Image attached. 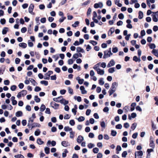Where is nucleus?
Returning <instances> with one entry per match:
<instances>
[{"label":"nucleus","mask_w":158,"mask_h":158,"mask_svg":"<svg viewBox=\"0 0 158 158\" xmlns=\"http://www.w3.org/2000/svg\"><path fill=\"white\" fill-rule=\"evenodd\" d=\"M98 81L100 85H104V82L103 81V79L102 78H101Z\"/></svg>","instance_id":"nucleus-30"},{"label":"nucleus","mask_w":158,"mask_h":158,"mask_svg":"<svg viewBox=\"0 0 158 158\" xmlns=\"http://www.w3.org/2000/svg\"><path fill=\"white\" fill-rule=\"evenodd\" d=\"M152 53L155 56L158 57V50L153 49L152 51Z\"/></svg>","instance_id":"nucleus-13"},{"label":"nucleus","mask_w":158,"mask_h":158,"mask_svg":"<svg viewBox=\"0 0 158 158\" xmlns=\"http://www.w3.org/2000/svg\"><path fill=\"white\" fill-rule=\"evenodd\" d=\"M66 18L65 17L62 16V18L60 19H59V22L60 23H61L63 22L64 21V20Z\"/></svg>","instance_id":"nucleus-55"},{"label":"nucleus","mask_w":158,"mask_h":158,"mask_svg":"<svg viewBox=\"0 0 158 158\" xmlns=\"http://www.w3.org/2000/svg\"><path fill=\"white\" fill-rule=\"evenodd\" d=\"M112 51L113 53H116L118 51V49L116 47L113 48Z\"/></svg>","instance_id":"nucleus-61"},{"label":"nucleus","mask_w":158,"mask_h":158,"mask_svg":"<svg viewBox=\"0 0 158 158\" xmlns=\"http://www.w3.org/2000/svg\"><path fill=\"white\" fill-rule=\"evenodd\" d=\"M115 90H114L110 89L108 92L109 94V95L111 96L114 92H115Z\"/></svg>","instance_id":"nucleus-39"},{"label":"nucleus","mask_w":158,"mask_h":158,"mask_svg":"<svg viewBox=\"0 0 158 158\" xmlns=\"http://www.w3.org/2000/svg\"><path fill=\"white\" fill-rule=\"evenodd\" d=\"M40 126V125L39 124L35 123H33L32 124V125L31 127V129H32L33 128L35 127H39Z\"/></svg>","instance_id":"nucleus-20"},{"label":"nucleus","mask_w":158,"mask_h":158,"mask_svg":"<svg viewBox=\"0 0 158 158\" xmlns=\"http://www.w3.org/2000/svg\"><path fill=\"white\" fill-rule=\"evenodd\" d=\"M114 29L113 27L111 28L109 31L108 35H111L114 32Z\"/></svg>","instance_id":"nucleus-21"},{"label":"nucleus","mask_w":158,"mask_h":158,"mask_svg":"<svg viewBox=\"0 0 158 158\" xmlns=\"http://www.w3.org/2000/svg\"><path fill=\"white\" fill-rule=\"evenodd\" d=\"M103 6V3L101 2H99L98 3H95L94 5V7L95 8H98L99 7L102 8Z\"/></svg>","instance_id":"nucleus-5"},{"label":"nucleus","mask_w":158,"mask_h":158,"mask_svg":"<svg viewBox=\"0 0 158 158\" xmlns=\"http://www.w3.org/2000/svg\"><path fill=\"white\" fill-rule=\"evenodd\" d=\"M46 108V107L45 105L44 104H42L41 105V106L40 108V110L41 111H44Z\"/></svg>","instance_id":"nucleus-41"},{"label":"nucleus","mask_w":158,"mask_h":158,"mask_svg":"<svg viewBox=\"0 0 158 158\" xmlns=\"http://www.w3.org/2000/svg\"><path fill=\"white\" fill-rule=\"evenodd\" d=\"M69 64L70 65L72 64L73 63V61L72 59H69L68 61Z\"/></svg>","instance_id":"nucleus-56"},{"label":"nucleus","mask_w":158,"mask_h":158,"mask_svg":"<svg viewBox=\"0 0 158 158\" xmlns=\"http://www.w3.org/2000/svg\"><path fill=\"white\" fill-rule=\"evenodd\" d=\"M44 151L46 154H48L50 152V148L48 147H46L44 148Z\"/></svg>","instance_id":"nucleus-32"},{"label":"nucleus","mask_w":158,"mask_h":158,"mask_svg":"<svg viewBox=\"0 0 158 158\" xmlns=\"http://www.w3.org/2000/svg\"><path fill=\"white\" fill-rule=\"evenodd\" d=\"M53 72L51 71H49L48 72L45 74V76L44 78L45 80H49L50 79L49 77L52 74Z\"/></svg>","instance_id":"nucleus-2"},{"label":"nucleus","mask_w":158,"mask_h":158,"mask_svg":"<svg viewBox=\"0 0 158 158\" xmlns=\"http://www.w3.org/2000/svg\"><path fill=\"white\" fill-rule=\"evenodd\" d=\"M143 17V13L141 11H139V18L140 19H142Z\"/></svg>","instance_id":"nucleus-27"},{"label":"nucleus","mask_w":158,"mask_h":158,"mask_svg":"<svg viewBox=\"0 0 158 158\" xmlns=\"http://www.w3.org/2000/svg\"><path fill=\"white\" fill-rule=\"evenodd\" d=\"M77 52H81V53H84L85 52L84 50L82 48L80 47H78L76 48Z\"/></svg>","instance_id":"nucleus-14"},{"label":"nucleus","mask_w":158,"mask_h":158,"mask_svg":"<svg viewBox=\"0 0 158 158\" xmlns=\"http://www.w3.org/2000/svg\"><path fill=\"white\" fill-rule=\"evenodd\" d=\"M133 60L134 61H135V62H139L141 61L140 58L139 57L138 58L136 56H134L133 57Z\"/></svg>","instance_id":"nucleus-16"},{"label":"nucleus","mask_w":158,"mask_h":158,"mask_svg":"<svg viewBox=\"0 0 158 158\" xmlns=\"http://www.w3.org/2000/svg\"><path fill=\"white\" fill-rule=\"evenodd\" d=\"M97 73L100 75H103L104 74V71L103 70L99 69L97 71Z\"/></svg>","instance_id":"nucleus-12"},{"label":"nucleus","mask_w":158,"mask_h":158,"mask_svg":"<svg viewBox=\"0 0 158 158\" xmlns=\"http://www.w3.org/2000/svg\"><path fill=\"white\" fill-rule=\"evenodd\" d=\"M89 43L91 44L94 46H95L97 44V42L94 40H90Z\"/></svg>","instance_id":"nucleus-53"},{"label":"nucleus","mask_w":158,"mask_h":158,"mask_svg":"<svg viewBox=\"0 0 158 158\" xmlns=\"http://www.w3.org/2000/svg\"><path fill=\"white\" fill-rule=\"evenodd\" d=\"M118 17L119 19H122L124 18V16L122 13H120L118 15Z\"/></svg>","instance_id":"nucleus-50"},{"label":"nucleus","mask_w":158,"mask_h":158,"mask_svg":"<svg viewBox=\"0 0 158 158\" xmlns=\"http://www.w3.org/2000/svg\"><path fill=\"white\" fill-rule=\"evenodd\" d=\"M5 69V67L0 68V74L1 73L2 74H3Z\"/></svg>","instance_id":"nucleus-58"},{"label":"nucleus","mask_w":158,"mask_h":158,"mask_svg":"<svg viewBox=\"0 0 158 158\" xmlns=\"http://www.w3.org/2000/svg\"><path fill=\"white\" fill-rule=\"evenodd\" d=\"M14 157L16 158H24V156L21 154H18L15 155Z\"/></svg>","instance_id":"nucleus-34"},{"label":"nucleus","mask_w":158,"mask_h":158,"mask_svg":"<svg viewBox=\"0 0 158 158\" xmlns=\"http://www.w3.org/2000/svg\"><path fill=\"white\" fill-rule=\"evenodd\" d=\"M115 68L114 67H112L109 69L108 71L109 73H113L115 71Z\"/></svg>","instance_id":"nucleus-25"},{"label":"nucleus","mask_w":158,"mask_h":158,"mask_svg":"<svg viewBox=\"0 0 158 158\" xmlns=\"http://www.w3.org/2000/svg\"><path fill=\"white\" fill-rule=\"evenodd\" d=\"M37 143L39 145H41L44 142L41 139H38L37 140Z\"/></svg>","instance_id":"nucleus-36"},{"label":"nucleus","mask_w":158,"mask_h":158,"mask_svg":"<svg viewBox=\"0 0 158 158\" xmlns=\"http://www.w3.org/2000/svg\"><path fill=\"white\" fill-rule=\"evenodd\" d=\"M95 145L92 143H89L88 145V147L89 148H91L94 147Z\"/></svg>","instance_id":"nucleus-52"},{"label":"nucleus","mask_w":158,"mask_h":158,"mask_svg":"<svg viewBox=\"0 0 158 158\" xmlns=\"http://www.w3.org/2000/svg\"><path fill=\"white\" fill-rule=\"evenodd\" d=\"M153 14L152 15L153 21L156 22L158 21V11L156 12H152Z\"/></svg>","instance_id":"nucleus-1"},{"label":"nucleus","mask_w":158,"mask_h":158,"mask_svg":"<svg viewBox=\"0 0 158 158\" xmlns=\"http://www.w3.org/2000/svg\"><path fill=\"white\" fill-rule=\"evenodd\" d=\"M100 125L101 127L103 128H105L106 127V124L104 121H102L100 123Z\"/></svg>","instance_id":"nucleus-45"},{"label":"nucleus","mask_w":158,"mask_h":158,"mask_svg":"<svg viewBox=\"0 0 158 158\" xmlns=\"http://www.w3.org/2000/svg\"><path fill=\"white\" fill-rule=\"evenodd\" d=\"M27 28L25 27H23L21 29V31L23 33H24L27 31Z\"/></svg>","instance_id":"nucleus-62"},{"label":"nucleus","mask_w":158,"mask_h":158,"mask_svg":"<svg viewBox=\"0 0 158 158\" xmlns=\"http://www.w3.org/2000/svg\"><path fill=\"white\" fill-rule=\"evenodd\" d=\"M104 56H103V58L104 59H106L108 57H110L113 54H110V53L107 51V50L105 51L104 52Z\"/></svg>","instance_id":"nucleus-3"},{"label":"nucleus","mask_w":158,"mask_h":158,"mask_svg":"<svg viewBox=\"0 0 158 158\" xmlns=\"http://www.w3.org/2000/svg\"><path fill=\"white\" fill-rule=\"evenodd\" d=\"M80 89L81 91L82 94H85L87 93V91L85 90L84 87L83 86H80Z\"/></svg>","instance_id":"nucleus-11"},{"label":"nucleus","mask_w":158,"mask_h":158,"mask_svg":"<svg viewBox=\"0 0 158 158\" xmlns=\"http://www.w3.org/2000/svg\"><path fill=\"white\" fill-rule=\"evenodd\" d=\"M93 152L95 153H98L99 151V149L97 148H95L93 150Z\"/></svg>","instance_id":"nucleus-44"},{"label":"nucleus","mask_w":158,"mask_h":158,"mask_svg":"<svg viewBox=\"0 0 158 158\" xmlns=\"http://www.w3.org/2000/svg\"><path fill=\"white\" fill-rule=\"evenodd\" d=\"M64 130L65 131H69L70 132L72 131V128L69 127V126H66L64 127Z\"/></svg>","instance_id":"nucleus-18"},{"label":"nucleus","mask_w":158,"mask_h":158,"mask_svg":"<svg viewBox=\"0 0 158 158\" xmlns=\"http://www.w3.org/2000/svg\"><path fill=\"white\" fill-rule=\"evenodd\" d=\"M40 130L38 129L35 132V135L36 136H38L40 135Z\"/></svg>","instance_id":"nucleus-51"},{"label":"nucleus","mask_w":158,"mask_h":158,"mask_svg":"<svg viewBox=\"0 0 158 158\" xmlns=\"http://www.w3.org/2000/svg\"><path fill=\"white\" fill-rule=\"evenodd\" d=\"M69 124L71 126H74L75 125V121L73 120H71L69 122Z\"/></svg>","instance_id":"nucleus-57"},{"label":"nucleus","mask_w":158,"mask_h":158,"mask_svg":"<svg viewBox=\"0 0 158 158\" xmlns=\"http://www.w3.org/2000/svg\"><path fill=\"white\" fill-rule=\"evenodd\" d=\"M137 126V124L136 123H133L132 124V125L131 127V129H132L133 130H134L136 128Z\"/></svg>","instance_id":"nucleus-43"},{"label":"nucleus","mask_w":158,"mask_h":158,"mask_svg":"<svg viewBox=\"0 0 158 158\" xmlns=\"http://www.w3.org/2000/svg\"><path fill=\"white\" fill-rule=\"evenodd\" d=\"M46 18L45 17L41 19L40 22L42 23H44L46 22Z\"/></svg>","instance_id":"nucleus-59"},{"label":"nucleus","mask_w":158,"mask_h":158,"mask_svg":"<svg viewBox=\"0 0 158 158\" xmlns=\"http://www.w3.org/2000/svg\"><path fill=\"white\" fill-rule=\"evenodd\" d=\"M154 99L156 101L155 104L158 106V97L157 96L155 97L154 98Z\"/></svg>","instance_id":"nucleus-63"},{"label":"nucleus","mask_w":158,"mask_h":158,"mask_svg":"<svg viewBox=\"0 0 158 158\" xmlns=\"http://www.w3.org/2000/svg\"><path fill=\"white\" fill-rule=\"evenodd\" d=\"M118 85V84L117 83L114 82L112 83L111 87L110 89L116 90V88L115 86H117Z\"/></svg>","instance_id":"nucleus-10"},{"label":"nucleus","mask_w":158,"mask_h":158,"mask_svg":"<svg viewBox=\"0 0 158 158\" xmlns=\"http://www.w3.org/2000/svg\"><path fill=\"white\" fill-rule=\"evenodd\" d=\"M149 145L150 147L152 148H154L155 144L153 140H151V141H150Z\"/></svg>","instance_id":"nucleus-33"},{"label":"nucleus","mask_w":158,"mask_h":158,"mask_svg":"<svg viewBox=\"0 0 158 158\" xmlns=\"http://www.w3.org/2000/svg\"><path fill=\"white\" fill-rule=\"evenodd\" d=\"M17 86L15 85H13L10 87V89L12 91H14L15 90Z\"/></svg>","instance_id":"nucleus-46"},{"label":"nucleus","mask_w":158,"mask_h":158,"mask_svg":"<svg viewBox=\"0 0 158 158\" xmlns=\"http://www.w3.org/2000/svg\"><path fill=\"white\" fill-rule=\"evenodd\" d=\"M120 0H114V3L115 4L117 5L119 7H121L122 5V4L119 3Z\"/></svg>","instance_id":"nucleus-17"},{"label":"nucleus","mask_w":158,"mask_h":158,"mask_svg":"<svg viewBox=\"0 0 158 158\" xmlns=\"http://www.w3.org/2000/svg\"><path fill=\"white\" fill-rule=\"evenodd\" d=\"M85 119V118L83 116H80L77 118V120L79 122H81L84 121Z\"/></svg>","instance_id":"nucleus-35"},{"label":"nucleus","mask_w":158,"mask_h":158,"mask_svg":"<svg viewBox=\"0 0 158 158\" xmlns=\"http://www.w3.org/2000/svg\"><path fill=\"white\" fill-rule=\"evenodd\" d=\"M69 144L68 142L66 141H63L61 142V145L64 147H66Z\"/></svg>","instance_id":"nucleus-22"},{"label":"nucleus","mask_w":158,"mask_h":158,"mask_svg":"<svg viewBox=\"0 0 158 158\" xmlns=\"http://www.w3.org/2000/svg\"><path fill=\"white\" fill-rule=\"evenodd\" d=\"M21 92L23 96H25L27 93V91L26 90H23Z\"/></svg>","instance_id":"nucleus-42"},{"label":"nucleus","mask_w":158,"mask_h":158,"mask_svg":"<svg viewBox=\"0 0 158 158\" xmlns=\"http://www.w3.org/2000/svg\"><path fill=\"white\" fill-rule=\"evenodd\" d=\"M117 132L114 130H112L111 131V135L113 136H115L117 134Z\"/></svg>","instance_id":"nucleus-38"},{"label":"nucleus","mask_w":158,"mask_h":158,"mask_svg":"<svg viewBox=\"0 0 158 158\" xmlns=\"http://www.w3.org/2000/svg\"><path fill=\"white\" fill-rule=\"evenodd\" d=\"M34 100L36 102H40V99L37 95H35L34 97Z\"/></svg>","instance_id":"nucleus-28"},{"label":"nucleus","mask_w":158,"mask_h":158,"mask_svg":"<svg viewBox=\"0 0 158 158\" xmlns=\"http://www.w3.org/2000/svg\"><path fill=\"white\" fill-rule=\"evenodd\" d=\"M106 5L108 6H110L112 5V2L110 0H108L106 2Z\"/></svg>","instance_id":"nucleus-54"},{"label":"nucleus","mask_w":158,"mask_h":158,"mask_svg":"<svg viewBox=\"0 0 158 158\" xmlns=\"http://www.w3.org/2000/svg\"><path fill=\"white\" fill-rule=\"evenodd\" d=\"M115 64L114 61V60L112 59L109 62L107 66L108 68H110L112 66H114L115 65Z\"/></svg>","instance_id":"nucleus-6"},{"label":"nucleus","mask_w":158,"mask_h":158,"mask_svg":"<svg viewBox=\"0 0 158 158\" xmlns=\"http://www.w3.org/2000/svg\"><path fill=\"white\" fill-rule=\"evenodd\" d=\"M91 12V9L89 7L88 8V10L87 13V14L88 16L89 15Z\"/></svg>","instance_id":"nucleus-60"},{"label":"nucleus","mask_w":158,"mask_h":158,"mask_svg":"<svg viewBox=\"0 0 158 158\" xmlns=\"http://www.w3.org/2000/svg\"><path fill=\"white\" fill-rule=\"evenodd\" d=\"M115 127L116 129H121L122 127V126L121 124H118Z\"/></svg>","instance_id":"nucleus-48"},{"label":"nucleus","mask_w":158,"mask_h":158,"mask_svg":"<svg viewBox=\"0 0 158 158\" xmlns=\"http://www.w3.org/2000/svg\"><path fill=\"white\" fill-rule=\"evenodd\" d=\"M102 154L101 153H98L97 155V158H102Z\"/></svg>","instance_id":"nucleus-64"},{"label":"nucleus","mask_w":158,"mask_h":158,"mask_svg":"<svg viewBox=\"0 0 158 158\" xmlns=\"http://www.w3.org/2000/svg\"><path fill=\"white\" fill-rule=\"evenodd\" d=\"M75 134L74 132H73V131H71L70 132V137L71 138L73 139L74 138V135Z\"/></svg>","instance_id":"nucleus-40"},{"label":"nucleus","mask_w":158,"mask_h":158,"mask_svg":"<svg viewBox=\"0 0 158 158\" xmlns=\"http://www.w3.org/2000/svg\"><path fill=\"white\" fill-rule=\"evenodd\" d=\"M29 80L34 85H37V83L32 78H29Z\"/></svg>","instance_id":"nucleus-26"},{"label":"nucleus","mask_w":158,"mask_h":158,"mask_svg":"<svg viewBox=\"0 0 158 158\" xmlns=\"http://www.w3.org/2000/svg\"><path fill=\"white\" fill-rule=\"evenodd\" d=\"M60 102L61 104L65 105L68 104L69 102L68 101L62 98L60 100Z\"/></svg>","instance_id":"nucleus-8"},{"label":"nucleus","mask_w":158,"mask_h":158,"mask_svg":"<svg viewBox=\"0 0 158 158\" xmlns=\"http://www.w3.org/2000/svg\"><path fill=\"white\" fill-rule=\"evenodd\" d=\"M19 46L21 48H26L27 46V44H26L24 43H19Z\"/></svg>","instance_id":"nucleus-15"},{"label":"nucleus","mask_w":158,"mask_h":158,"mask_svg":"<svg viewBox=\"0 0 158 158\" xmlns=\"http://www.w3.org/2000/svg\"><path fill=\"white\" fill-rule=\"evenodd\" d=\"M137 156H142L143 155V152L142 151H138L136 152Z\"/></svg>","instance_id":"nucleus-29"},{"label":"nucleus","mask_w":158,"mask_h":158,"mask_svg":"<svg viewBox=\"0 0 158 158\" xmlns=\"http://www.w3.org/2000/svg\"><path fill=\"white\" fill-rule=\"evenodd\" d=\"M79 22L78 21H77L75 22L74 24L72 25V26L74 27H76L79 24Z\"/></svg>","instance_id":"nucleus-37"},{"label":"nucleus","mask_w":158,"mask_h":158,"mask_svg":"<svg viewBox=\"0 0 158 158\" xmlns=\"http://www.w3.org/2000/svg\"><path fill=\"white\" fill-rule=\"evenodd\" d=\"M34 8V5L33 4L30 5L28 8V11L29 13L31 14Z\"/></svg>","instance_id":"nucleus-9"},{"label":"nucleus","mask_w":158,"mask_h":158,"mask_svg":"<svg viewBox=\"0 0 158 158\" xmlns=\"http://www.w3.org/2000/svg\"><path fill=\"white\" fill-rule=\"evenodd\" d=\"M41 90V88L39 86H36L35 87L34 90L35 92H38Z\"/></svg>","instance_id":"nucleus-49"},{"label":"nucleus","mask_w":158,"mask_h":158,"mask_svg":"<svg viewBox=\"0 0 158 158\" xmlns=\"http://www.w3.org/2000/svg\"><path fill=\"white\" fill-rule=\"evenodd\" d=\"M148 46L151 49H154L156 47V46L155 44L153 43L149 44H148Z\"/></svg>","instance_id":"nucleus-24"},{"label":"nucleus","mask_w":158,"mask_h":158,"mask_svg":"<svg viewBox=\"0 0 158 158\" xmlns=\"http://www.w3.org/2000/svg\"><path fill=\"white\" fill-rule=\"evenodd\" d=\"M40 83L41 84L44 85L45 86L47 85L48 84V81L44 80L41 81Z\"/></svg>","instance_id":"nucleus-31"},{"label":"nucleus","mask_w":158,"mask_h":158,"mask_svg":"<svg viewBox=\"0 0 158 158\" xmlns=\"http://www.w3.org/2000/svg\"><path fill=\"white\" fill-rule=\"evenodd\" d=\"M23 115V113L21 111H17L15 114V115L17 117L21 116Z\"/></svg>","instance_id":"nucleus-19"},{"label":"nucleus","mask_w":158,"mask_h":158,"mask_svg":"<svg viewBox=\"0 0 158 158\" xmlns=\"http://www.w3.org/2000/svg\"><path fill=\"white\" fill-rule=\"evenodd\" d=\"M50 104L52 107L55 109H58L59 106V104H57L54 102H51L50 103Z\"/></svg>","instance_id":"nucleus-4"},{"label":"nucleus","mask_w":158,"mask_h":158,"mask_svg":"<svg viewBox=\"0 0 158 158\" xmlns=\"http://www.w3.org/2000/svg\"><path fill=\"white\" fill-rule=\"evenodd\" d=\"M84 139L83 136L81 135H79L78 136L77 141V142L79 143H80L84 140Z\"/></svg>","instance_id":"nucleus-7"},{"label":"nucleus","mask_w":158,"mask_h":158,"mask_svg":"<svg viewBox=\"0 0 158 158\" xmlns=\"http://www.w3.org/2000/svg\"><path fill=\"white\" fill-rule=\"evenodd\" d=\"M127 153L126 151H124L122 153V156L123 157H126V156L127 155Z\"/></svg>","instance_id":"nucleus-47"},{"label":"nucleus","mask_w":158,"mask_h":158,"mask_svg":"<svg viewBox=\"0 0 158 158\" xmlns=\"http://www.w3.org/2000/svg\"><path fill=\"white\" fill-rule=\"evenodd\" d=\"M8 28L7 27H5L2 30V34L3 35L6 34L7 31H8Z\"/></svg>","instance_id":"nucleus-23"}]
</instances>
